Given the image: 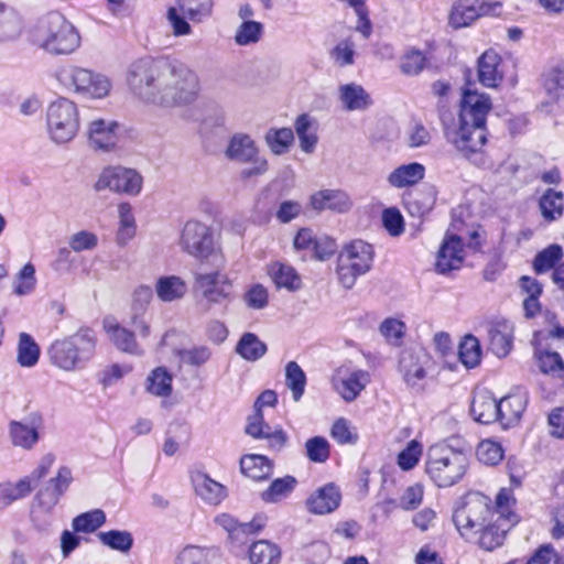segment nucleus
<instances>
[{"mask_svg":"<svg viewBox=\"0 0 564 564\" xmlns=\"http://www.w3.org/2000/svg\"><path fill=\"white\" fill-rule=\"evenodd\" d=\"M126 82L139 99L165 107L191 104L199 88L198 77L189 67L163 57L132 62Z\"/></svg>","mask_w":564,"mask_h":564,"instance_id":"1","label":"nucleus"},{"mask_svg":"<svg viewBox=\"0 0 564 564\" xmlns=\"http://www.w3.org/2000/svg\"><path fill=\"white\" fill-rule=\"evenodd\" d=\"M33 44L51 55H68L80 46L76 28L59 12L41 17L30 32Z\"/></svg>","mask_w":564,"mask_h":564,"instance_id":"2","label":"nucleus"},{"mask_svg":"<svg viewBox=\"0 0 564 564\" xmlns=\"http://www.w3.org/2000/svg\"><path fill=\"white\" fill-rule=\"evenodd\" d=\"M97 336L94 329L80 327L76 333L55 339L47 348L50 362L56 368L72 372L83 369L95 356Z\"/></svg>","mask_w":564,"mask_h":564,"instance_id":"3","label":"nucleus"},{"mask_svg":"<svg viewBox=\"0 0 564 564\" xmlns=\"http://www.w3.org/2000/svg\"><path fill=\"white\" fill-rule=\"evenodd\" d=\"M469 467V457L462 449L446 443L430 446L425 454L424 470L430 480L440 488L458 484Z\"/></svg>","mask_w":564,"mask_h":564,"instance_id":"4","label":"nucleus"},{"mask_svg":"<svg viewBox=\"0 0 564 564\" xmlns=\"http://www.w3.org/2000/svg\"><path fill=\"white\" fill-rule=\"evenodd\" d=\"M373 248L362 240L346 245L337 257L336 274L340 285L351 289L358 276L370 271L373 262Z\"/></svg>","mask_w":564,"mask_h":564,"instance_id":"5","label":"nucleus"},{"mask_svg":"<svg viewBox=\"0 0 564 564\" xmlns=\"http://www.w3.org/2000/svg\"><path fill=\"white\" fill-rule=\"evenodd\" d=\"M57 80L69 91L93 99L105 98L112 87L106 75L76 65L62 67Z\"/></svg>","mask_w":564,"mask_h":564,"instance_id":"6","label":"nucleus"},{"mask_svg":"<svg viewBox=\"0 0 564 564\" xmlns=\"http://www.w3.org/2000/svg\"><path fill=\"white\" fill-rule=\"evenodd\" d=\"M46 129L50 139L56 144L70 142L79 130L77 105L68 98H57L46 109Z\"/></svg>","mask_w":564,"mask_h":564,"instance_id":"7","label":"nucleus"},{"mask_svg":"<svg viewBox=\"0 0 564 564\" xmlns=\"http://www.w3.org/2000/svg\"><path fill=\"white\" fill-rule=\"evenodd\" d=\"M492 516V508L487 497L480 494H469L462 505L455 509L453 522L460 535L467 541L476 539V532H479Z\"/></svg>","mask_w":564,"mask_h":564,"instance_id":"8","label":"nucleus"},{"mask_svg":"<svg viewBox=\"0 0 564 564\" xmlns=\"http://www.w3.org/2000/svg\"><path fill=\"white\" fill-rule=\"evenodd\" d=\"M225 156L236 163L250 164L240 171L241 180L261 176L269 170L268 160L260 155L254 140L247 133H235L229 139Z\"/></svg>","mask_w":564,"mask_h":564,"instance_id":"9","label":"nucleus"},{"mask_svg":"<svg viewBox=\"0 0 564 564\" xmlns=\"http://www.w3.org/2000/svg\"><path fill=\"white\" fill-rule=\"evenodd\" d=\"M446 140L465 158L470 159L481 151L487 141V129L474 123L459 121V124L448 126L446 115L441 112Z\"/></svg>","mask_w":564,"mask_h":564,"instance_id":"10","label":"nucleus"},{"mask_svg":"<svg viewBox=\"0 0 564 564\" xmlns=\"http://www.w3.org/2000/svg\"><path fill=\"white\" fill-rule=\"evenodd\" d=\"M143 178L133 169L121 165L105 167L94 185L96 192L109 189L113 193L137 196L142 189Z\"/></svg>","mask_w":564,"mask_h":564,"instance_id":"11","label":"nucleus"},{"mask_svg":"<svg viewBox=\"0 0 564 564\" xmlns=\"http://www.w3.org/2000/svg\"><path fill=\"white\" fill-rule=\"evenodd\" d=\"M178 245L187 254L206 259L215 250V238L212 228L198 220H188L183 226Z\"/></svg>","mask_w":564,"mask_h":564,"instance_id":"12","label":"nucleus"},{"mask_svg":"<svg viewBox=\"0 0 564 564\" xmlns=\"http://www.w3.org/2000/svg\"><path fill=\"white\" fill-rule=\"evenodd\" d=\"M72 481V473L67 467H61L57 476L52 478L33 499L31 508L32 520L35 521L40 514H50L58 503L59 498L67 490Z\"/></svg>","mask_w":564,"mask_h":564,"instance_id":"13","label":"nucleus"},{"mask_svg":"<svg viewBox=\"0 0 564 564\" xmlns=\"http://www.w3.org/2000/svg\"><path fill=\"white\" fill-rule=\"evenodd\" d=\"M491 110L490 97L484 93L465 88L460 99L459 121L486 128V118Z\"/></svg>","mask_w":564,"mask_h":564,"instance_id":"14","label":"nucleus"},{"mask_svg":"<svg viewBox=\"0 0 564 564\" xmlns=\"http://www.w3.org/2000/svg\"><path fill=\"white\" fill-rule=\"evenodd\" d=\"M196 283L202 292V300L206 312L215 304H223L230 297V283L226 275L219 272L198 274Z\"/></svg>","mask_w":564,"mask_h":564,"instance_id":"15","label":"nucleus"},{"mask_svg":"<svg viewBox=\"0 0 564 564\" xmlns=\"http://www.w3.org/2000/svg\"><path fill=\"white\" fill-rule=\"evenodd\" d=\"M500 7L499 2H480V0H457L449 13V24L455 29L470 25L482 15L495 14Z\"/></svg>","mask_w":564,"mask_h":564,"instance_id":"16","label":"nucleus"},{"mask_svg":"<svg viewBox=\"0 0 564 564\" xmlns=\"http://www.w3.org/2000/svg\"><path fill=\"white\" fill-rule=\"evenodd\" d=\"M43 419L39 413H31L22 421H11L8 426L11 444L23 449H32L40 441Z\"/></svg>","mask_w":564,"mask_h":564,"instance_id":"17","label":"nucleus"},{"mask_svg":"<svg viewBox=\"0 0 564 564\" xmlns=\"http://www.w3.org/2000/svg\"><path fill=\"white\" fill-rule=\"evenodd\" d=\"M431 364L430 356L423 349H404L400 354L399 371L408 386L416 387L425 378Z\"/></svg>","mask_w":564,"mask_h":564,"instance_id":"18","label":"nucleus"},{"mask_svg":"<svg viewBox=\"0 0 564 564\" xmlns=\"http://www.w3.org/2000/svg\"><path fill=\"white\" fill-rule=\"evenodd\" d=\"M369 373L358 369L346 372L338 369L332 378L334 390L346 401L351 402L357 399L360 392L369 383Z\"/></svg>","mask_w":564,"mask_h":564,"instance_id":"19","label":"nucleus"},{"mask_svg":"<svg viewBox=\"0 0 564 564\" xmlns=\"http://www.w3.org/2000/svg\"><path fill=\"white\" fill-rule=\"evenodd\" d=\"M341 492L333 484H326L317 488L307 499L306 509L313 514L324 516L334 512L340 505Z\"/></svg>","mask_w":564,"mask_h":564,"instance_id":"20","label":"nucleus"},{"mask_svg":"<svg viewBox=\"0 0 564 564\" xmlns=\"http://www.w3.org/2000/svg\"><path fill=\"white\" fill-rule=\"evenodd\" d=\"M462 239L452 235L444 239L436 258L435 268L441 274H446L460 268L463 263Z\"/></svg>","mask_w":564,"mask_h":564,"instance_id":"21","label":"nucleus"},{"mask_svg":"<svg viewBox=\"0 0 564 564\" xmlns=\"http://www.w3.org/2000/svg\"><path fill=\"white\" fill-rule=\"evenodd\" d=\"M310 204L316 212L329 209L336 213H346L352 206L350 197L341 189H321L311 195Z\"/></svg>","mask_w":564,"mask_h":564,"instance_id":"22","label":"nucleus"},{"mask_svg":"<svg viewBox=\"0 0 564 564\" xmlns=\"http://www.w3.org/2000/svg\"><path fill=\"white\" fill-rule=\"evenodd\" d=\"M490 350L499 358L509 355L513 345V325L505 319L491 322L488 326Z\"/></svg>","mask_w":564,"mask_h":564,"instance_id":"23","label":"nucleus"},{"mask_svg":"<svg viewBox=\"0 0 564 564\" xmlns=\"http://www.w3.org/2000/svg\"><path fill=\"white\" fill-rule=\"evenodd\" d=\"M118 123L113 120L96 119L88 128V140L93 148L108 151L117 143Z\"/></svg>","mask_w":564,"mask_h":564,"instance_id":"24","label":"nucleus"},{"mask_svg":"<svg viewBox=\"0 0 564 564\" xmlns=\"http://www.w3.org/2000/svg\"><path fill=\"white\" fill-rule=\"evenodd\" d=\"M500 63L501 57L492 50L486 51L478 58L477 74L482 86L496 88L502 82L503 74L499 68Z\"/></svg>","mask_w":564,"mask_h":564,"instance_id":"25","label":"nucleus"},{"mask_svg":"<svg viewBox=\"0 0 564 564\" xmlns=\"http://www.w3.org/2000/svg\"><path fill=\"white\" fill-rule=\"evenodd\" d=\"M192 482L197 496L208 505L217 506L227 497V489L207 474L197 471L192 475Z\"/></svg>","mask_w":564,"mask_h":564,"instance_id":"26","label":"nucleus"},{"mask_svg":"<svg viewBox=\"0 0 564 564\" xmlns=\"http://www.w3.org/2000/svg\"><path fill=\"white\" fill-rule=\"evenodd\" d=\"M506 521L507 519H501V517L494 522L488 521L479 532H476V539L467 540V542L475 543L486 551L495 550L502 545L505 541L508 531V528L505 525Z\"/></svg>","mask_w":564,"mask_h":564,"instance_id":"27","label":"nucleus"},{"mask_svg":"<svg viewBox=\"0 0 564 564\" xmlns=\"http://www.w3.org/2000/svg\"><path fill=\"white\" fill-rule=\"evenodd\" d=\"M470 412L475 421L481 424H490L499 421L501 409L499 401H497L490 393H477L471 402Z\"/></svg>","mask_w":564,"mask_h":564,"instance_id":"28","label":"nucleus"},{"mask_svg":"<svg viewBox=\"0 0 564 564\" xmlns=\"http://www.w3.org/2000/svg\"><path fill=\"white\" fill-rule=\"evenodd\" d=\"M104 328L109 335L110 340L119 350L131 355L142 354L141 348L135 341L133 332L110 319H105Z\"/></svg>","mask_w":564,"mask_h":564,"instance_id":"29","label":"nucleus"},{"mask_svg":"<svg viewBox=\"0 0 564 564\" xmlns=\"http://www.w3.org/2000/svg\"><path fill=\"white\" fill-rule=\"evenodd\" d=\"M338 94L339 100L347 111H364L372 104L370 95L361 85L355 83L339 86Z\"/></svg>","mask_w":564,"mask_h":564,"instance_id":"30","label":"nucleus"},{"mask_svg":"<svg viewBox=\"0 0 564 564\" xmlns=\"http://www.w3.org/2000/svg\"><path fill=\"white\" fill-rule=\"evenodd\" d=\"M425 167L421 163L412 162L394 169L388 176L392 187L404 188L417 184L424 178Z\"/></svg>","mask_w":564,"mask_h":564,"instance_id":"31","label":"nucleus"},{"mask_svg":"<svg viewBox=\"0 0 564 564\" xmlns=\"http://www.w3.org/2000/svg\"><path fill=\"white\" fill-rule=\"evenodd\" d=\"M240 470L245 476L261 481L271 476L273 463L264 455L246 454L240 458Z\"/></svg>","mask_w":564,"mask_h":564,"instance_id":"32","label":"nucleus"},{"mask_svg":"<svg viewBox=\"0 0 564 564\" xmlns=\"http://www.w3.org/2000/svg\"><path fill=\"white\" fill-rule=\"evenodd\" d=\"M22 30V19L17 10L0 2V42H10L19 39Z\"/></svg>","mask_w":564,"mask_h":564,"instance_id":"33","label":"nucleus"},{"mask_svg":"<svg viewBox=\"0 0 564 564\" xmlns=\"http://www.w3.org/2000/svg\"><path fill=\"white\" fill-rule=\"evenodd\" d=\"M187 292L185 281L177 275L160 276L155 283V293L162 302H174L183 299Z\"/></svg>","mask_w":564,"mask_h":564,"instance_id":"34","label":"nucleus"},{"mask_svg":"<svg viewBox=\"0 0 564 564\" xmlns=\"http://www.w3.org/2000/svg\"><path fill=\"white\" fill-rule=\"evenodd\" d=\"M527 399L522 394H511L502 398L499 401L501 414H499V422L502 426L508 427L517 423L525 410Z\"/></svg>","mask_w":564,"mask_h":564,"instance_id":"35","label":"nucleus"},{"mask_svg":"<svg viewBox=\"0 0 564 564\" xmlns=\"http://www.w3.org/2000/svg\"><path fill=\"white\" fill-rule=\"evenodd\" d=\"M215 522L226 530L231 539L240 540L248 536L249 534L257 533L263 527L262 523L257 520L251 522L240 523L232 516L228 513H221L215 518Z\"/></svg>","mask_w":564,"mask_h":564,"instance_id":"36","label":"nucleus"},{"mask_svg":"<svg viewBox=\"0 0 564 564\" xmlns=\"http://www.w3.org/2000/svg\"><path fill=\"white\" fill-rule=\"evenodd\" d=\"M539 207L546 221L561 218L564 212V194L553 188L546 189L539 200Z\"/></svg>","mask_w":564,"mask_h":564,"instance_id":"37","label":"nucleus"},{"mask_svg":"<svg viewBox=\"0 0 564 564\" xmlns=\"http://www.w3.org/2000/svg\"><path fill=\"white\" fill-rule=\"evenodd\" d=\"M271 278L278 289L294 292L301 289L302 279L295 269L284 263H273L270 268Z\"/></svg>","mask_w":564,"mask_h":564,"instance_id":"38","label":"nucleus"},{"mask_svg":"<svg viewBox=\"0 0 564 564\" xmlns=\"http://www.w3.org/2000/svg\"><path fill=\"white\" fill-rule=\"evenodd\" d=\"M296 484L297 480L290 475L276 478L260 494V497L267 503L280 502L293 492Z\"/></svg>","mask_w":564,"mask_h":564,"instance_id":"39","label":"nucleus"},{"mask_svg":"<svg viewBox=\"0 0 564 564\" xmlns=\"http://www.w3.org/2000/svg\"><path fill=\"white\" fill-rule=\"evenodd\" d=\"M40 352V346L30 334L24 332L19 334L17 361L21 367L31 368L35 366L39 361Z\"/></svg>","mask_w":564,"mask_h":564,"instance_id":"40","label":"nucleus"},{"mask_svg":"<svg viewBox=\"0 0 564 564\" xmlns=\"http://www.w3.org/2000/svg\"><path fill=\"white\" fill-rule=\"evenodd\" d=\"M236 351L248 361H256L267 352V345L253 333H245L237 346Z\"/></svg>","mask_w":564,"mask_h":564,"instance_id":"41","label":"nucleus"},{"mask_svg":"<svg viewBox=\"0 0 564 564\" xmlns=\"http://www.w3.org/2000/svg\"><path fill=\"white\" fill-rule=\"evenodd\" d=\"M171 373L163 367H158L151 371L147 378L145 389L155 397H169L172 393Z\"/></svg>","mask_w":564,"mask_h":564,"instance_id":"42","label":"nucleus"},{"mask_svg":"<svg viewBox=\"0 0 564 564\" xmlns=\"http://www.w3.org/2000/svg\"><path fill=\"white\" fill-rule=\"evenodd\" d=\"M280 555L278 545L265 540L254 542L249 550L251 564H278Z\"/></svg>","mask_w":564,"mask_h":564,"instance_id":"43","label":"nucleus"},{"mask_svg":"<svg viewBox=\"0 0 564 564\" xmlns=\"http://www.w3.org/2000/svg\"><path fill=\"white\" fill-rule=\"evenodd\" d=\"M534 356L541 372L558 379L564 378V361L558 352L536 350Z\"/></svg>","mask_w":564,"mask_h":564,"instance_id":"44","label":"nucleus"},{"mask_svg":"<svg viewBox=\"0 0 564 564\" xmlns=\"http://www.w3.org/2000/svg\"><path fill=\"white\" fill-rule=\"evenodd\" d=\"M294 129L300 141V148L306 153H312L317 143V135L313 130L311 117L306 113L300 115L295 120Z\"/></svg>","mask_w":564,"mask_h":564,"instance_id":"45","label":"nucleus"},{"mask_svg":"<svg viewBox=\"0 0 564 564\" xmlns=\"http://www.w3.org/2000/svg\"><path fill=\"white\" fill-rule=\"evenodd\" d=\"M542 77L544 90L552 100L564 98V66H552Z\"/></svg>","mask_w":564,"mask_h":564,"instance_id":"46","label":"nucleus"},{"mask_svg":"<svg viewBox=\"0 0 564 564\" xmlns=\"http://www.w3.org/2000/svg\"><path fill=\"white\" fill-rule=\"evenodd\" d=\"M285 384L291 390L293 400L300 401L305 391L306 375L295 361H289L285 366Z\"/></svg>","mask_w":564,"mask_h":564,"instance_id":"47","label":"nucleus"},{"mask_svg":"<svg viewBox=\"0 0 564 564\" xmlns=\"http://www.w3.org/2000/svg\"><path fill=\"white\" fill-rule=\"evenodd\" d=\"M264 140L273 154L281 155L289 151L294 141V134L290 128L270 129Z\"/></svg>","mask_w":564,"mask_h":564,"instance_id":"48","label":"nucleus"},{"mask_svg":"<svg viewBox=\"0 0 564 564\" xmlns=\"http://www.w3.org/2000/svg\"><path fill=\"white\" fill-rule=\"evenodd\" d=\"M563 257L562 247L551 245L536 253L533 260V270L536 274H543L556 268L557 262Z\"/></svg>","mask_w":564,"mask_h":564,"instance_id":"49","label":"nucleus"},{"mask_svg":"<svg viewBox=\"0 0 564 564\" xmlns=\"http://www.w3.org/2000/svg\"><path fill=\"white\" fill-rule=\"evenodd\" d=\"M118 212L120 227L117 232V242L123 246L135 235V220L130 204H120L118 207Z\"/></svg>","mask_w":564,"mask_h":564,"instance_id":"50","label":"nucleus"},{"mask_svg":"<svg viewBox=\"0 0 564 564\" xmlns=\"http://www.w3.org/2000/svg\"><path fill=\"white\" fill-rule=\"evenodd\" d=\"M458 356L467 368L476 367L481 357L479 340L473 335H467L459 344Z\"/></svg>","mask_w":564,"mask_h":564,"instance_id":"51","label":"nucleus"},{"mask_svg":"<svg viewBox=\"0 0 564 564\" xmlns=\"http://www.w3.org/2000/svg\"><path fill=\"white\" fill-rule=\"evenodd\" d=\"M105 521V512L100 509H95L74 518L72 525L75 532L90 533L100 528Z\"/></svg>","mask_w":564,"mask_h":564,"instance_id":"52","label":"nucleus"},{"mask_svg":"<svg viewBox=\"0 0 564 564\" xmlns=\"http://www.w3.org/2000/svg\"><path fill=\"white\" fill-rule=\"evenodd\" d=\"M178 10L192 21H202L207 17L213 7L212 0H178Z\"/></svg>","mask_w":564,"mask_h":564,"instance_id":"53","label":"nucleus"},{"mask_svg":"<svg viewBox=\"0 0 564 564\" xmlns=\"http://www.w3.org/2000/svg\"><path fill=\"white\" fill-rule=\"evenodd\" d=\"M102 544L120 552H128L133 544V538L128 531L111 530L98 534Z\"/></svg>","mask_w":564,"mask_h":564,"instance_id":"54","label":"nucleus"},{"mask_svg":"<svg viewBox=\"0 0 564 564\" xmlns=\"http://www.w3.org/2000/svg\"><path fill=\"white\" fill-rule=\"evenodd\" d=\"M263 33V24L257 21H243L237 29L235 41L238 45H250L260 41Z\"/></svg>","mask_w":564,"mask_h":564,"instance_id":"55","label":"nucleus"},{"mask_svg":"<svg viewBox=\"0 0 564 564\" xmlns=\"http://www.w3.org/2000/svg\"><path fill=\"white\" fill-rule=\"evenodd\" d=\"M476 455L480 463L495 466L503 458V449L499 443L485 440L478 444Z\"/></svg>","mask_w":564,"mask_h":564,"instance_id":"56","label":"nucleus"},{"mask_svg":"<svg viewBox=\"0 0 564 564\" xmlns=\"http://www.w3.org/2000/svg\"><path fill=\"white\" fill-rule=\"evenodd\" d=\"M36 285L35 267L28 262L17 275L14 293L19 296L32 293Z\"/></svg>","mask_w":564,"mask_h":564,"instance_id":"57","label":"nucleus"},{"mask_svg":"<svg viewBox=\"0 0 564 564\" xmlns=\"http://www.w3.org/2000/svg\"><path fill=\"white\" fill-rule=\"evenodd\" d=\"M306 456L311 462L325 463L329 458V443L322 436H314L305 443Z\"/></svg>","mask_w":564,"mask_h":564,"instance_id":"58","label":"nucleus"},{"mask_svg":"<svg viewBox=\"0 0 564 564\" xmlns=\"http://www.w3.org/2000/svg\"><path fill=\"white\" fill-rule=\"evenodd\" d=\"M424 496V487L421 484H414L406 487L399 497L398 506L405 511L417 509Z\"/></svg>","mask_w":564,"mask_h":564,"instance_id":"59","label":"nucleus"},{"mask_svg":"<svg viewBox=\"0 0 564 564\" xmlns=\"http://www.w3.org/2000/svg\"><path fill=\"white\" fill-rule=\"evenodd\" d=\"M425 64V55L421 51L411 50L402 56L400 69L404 75L415 76L423 70Z\"/></svg>","mask_w":564,"mask_h":564,"instance_id":"60","label":"nucleus"},{"mask_svg":"<svg viewBox=\"0 0 564 564\" xmlns=\"http://www.w3.org/2000/svg\"><path fill=\"white\" fill-rule=\"evenodd\" d=\"M422 455V445L412 440L406 447L398 455V465L402 470H411L414 468Z\"/></svg>","mask_w":564,"mask_h":564,"instance_id":"61","label":"nucleus"},{"mask_svg":"<svg viewBox=\"0 0 564 564\" xmlns=\"http://www.w3.org/2000/svg\"><path fill=\"white\" fill-rule=\"evenodd\" d=\"M68 246L74 252L90 251L98 246V237L91 231L80 230L69 237Z\"/></svg>","mask_w":564,"mask_h":564,"instance_id":"62","label":"nucleus"},{"mask_svg":"<svg viewBox=\"0 0 564 564\" xmlns=\"http://www.w3.org/2000/svg\"><path fill=\"white\" fill-rule=\"evenodd\" d=\"M210 551L199 546H186L177 556V564H208Z\"/></svg>","mask_w":564,"mask_h":564,"instance_id":"63","label":"nucleus"},{"mask_svg":"<svg viewBox=\"0 0 564 564\" xmlns=\"http://www.w3.org/2000/svg\"><path fill=\"white\" fill-rule=\"evenodd\" d=\"M382 223L391 236H400L404 230L403 216L398 208H387L382 213Z\"/></svg>","mask_w":564,"mask_h":564,"instance_id":"64","label":"nucleus"}]
</instances>
